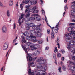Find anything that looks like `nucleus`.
Listing matches in <instances>:
<instances>
[{
	"label": "nucleus",
	"mask_w": 75,
	"mask_h": 75,
	"mask_svg": "<svg viewBox=\"0 0 75 75\" xmlns=\"http://www.w3.org/2000/svg\"><path fill=\"white\" fill-rule=\"evenodd\" d=\"M36 61L38 62L37 65V69H40L42 67V65H45V62L44 60H42V58L41 57L38 58Z\"/></svg>",
	"instance_id": "nucleus-1"
},
{
	"label": "nucleus",
	"mask_w": 75,
	"mask_h": 75,
	"mask_svg": "<svg viewBox=\"0 0 75 75\" xmlns=\"http://www.w3.org/2000/svg\"><path fill=\"white\" fill-rule=\"evenodd\" d=\"M29 44V42H28L27 43V46H26L25 47V48L24 46V45H21L22 48L23 49V50H24V51H25V52L27 53L26 58L28 61V56L29 57H31V56L32 55L30 53H28V52H27V49H28V48H29V44Z\"/></svg>",
	"instance_id": "nucleus-2"
},
{
	"label": "nucleus",
	"mask_w": 75,
	"mask_h": 75,
	"mask_svg": "<svg viewBox=\"0 0 75 75\" xmlns=\"http://www.w3.org/2000/svg\"><path fill=\"white\" fill-rule=\"evenodd\" d=\"M31 49L32 51L37 50L40 47V45L39 44H33L30 46Z\"/></svg>",
	"instance_id": "nucleus-3"
},
{
	"label": "nucleus",
	"mask_w": 75,
	"mask_h": 75,
	"mask_svg": "<svg viewBox=\"0 0 75 75\" xmlns=\"http://www.w3.org/2000/svg\"><path fill=\"white\" fill-rule=\"evenodd\" d=\"M33 16H35V20L37 21H41V17L38 15V14H33L32 15Z\"/></svg>",
	"instance_id": "nucleus-4"
},
{
	"label": "nucleus",
	"mask_w": 75,
	"mask_h": 75,
	"mask_svg": "<svg viewBox=\"0 0 75 75\" xmlns=\"http://www.w3.org/2000/svg\"><path fill=\"white\" fill-rule=\"evenodd\" d=\"M30 1V0H24L22 2V3L20 4V8H21V10H23V6H22L24 4V3L25 4H27Z\"/></svg>",
	"instance_id": "nucleus-5"
},
{
	"label": "nucleus",
	"mask_w": 75,
	"mask_h": 75,
	"mask_svg": "<svg viewBox=\"0 0 75 75\" xmlns=\"http://www.w3.org/2000/svg\"><path fill=\"white\" fill-rule=\"evenodd\" d=\"M9 45V43L8 42H6L3 45V50H6L8 48V47Z\"/></svg>",
	"instance_id": "nucleus-6"
},
{
	"label": "nucleus",
	"mask_w": 75,
	"mask_h": 75,
	"mask_svg": "<svg viewBox=\"0 0 75 75\" xmlns=\"http://www.w3.org/2000/svg\"><path fill=\"white\" fill-rule=\"evenodd\" d=\"M50 28H51V29H52V32H51V38H55V36L54 35H55V33H54V32H53V30H54V29L55 27H50Z\"/></svg>",
	"instance_id": "nucleus-7"
},
{
	"label": "nucleus",
	"mask_w": 75,
	"mask_h": 75,
	"mask_svg": "<svg viewBox=\"0 0 75 75\" xmlns=\"http://www.w3.org/2000/svg\"><path fill=\"white\" fill-rule=\"evenodd\" d=\"M30 38H32L31 40H31L33 42H36L37 41H38V40L35 39V38H36V37L34 36H31L30 37Z\"/></svg>",
	"instance_id": "nucleus-8"
},
{
	"label": "nucleus",
	"mask_w": 75,
	"mask_h": 75,
	"mask_svg": "<svg viewBox=\"0 0 75 75\" xmlns=\"http://www.w3.org/2000/svg\"><path fill=\"white\" fill-rule=\"evenodd\" d=\"M7 29L6 26H4L2 28V31L3 33H6L7 32Z\"/></svg>",
	"instance_id": "nucleus-9"
},
{
	"label": "nucleus",
	"mask_w": 75,
	"mask_h": 75,
	"mask_svg": "<svg viewBox=\"0 0 75 75\" xmlns=\"http://www.w3.org/2000/svg\"><path fill=\"white\" fill-rule=\"evenodd\" d=\"M35 72L36 73H38L35 74V75H40V70H39V69H37V67L36 68V69L35 70Z\"/></svg>",
	"instance_id": "nucleus-10"
},
{
	"label": "nucleus",
	"mask_w": 75,
	"mask_h": 75,
	"mask_svg": "<svg viewBox=\"0 0 75 75\" xmlns=\"http://www.w3.org/2000/svg\"><path fill=\"white\" fill-rule=\"evenodd\" d=\"M69 44L71 45H75V40L74 39L71 40L70 41Z\"/></svg>",
	"instance_id": "nucleus-11"
},
{
	"label": "nucleus",
	"mask_w": 75,
	"mask_h": 75,
	"mask_svg": "<svg viewBox=\"0 0 75 75\" xmlns=\"http://www.w3.org/2000/svg\"><path fill=\"white\" fill-rule=\"evenodd\" d=\"M33 17H30L28 18V21H31L32 20H35V16H33Z\"/></svg>",
	"instance_id": "nucleus-12"
},
{
	"label": "nucleus",
	"mask_w": 75,
	"mask_h": 75,
	"mask_svg": "<svg viewBox=\"0 0 75 75\" xmlns=\"http://www.w3.org/2000/svg\"><path fill=\"white\" fill-rule=\"evenodd\" d=\"M27 13L26 14V15L25 16V18H26L28 19V18H29L30 16V15H31V14L29 13L30 12H26Z\"/></svg>",
	"instance_id": "nucleus-13"
},
{
	"label": "nucleus",
	"mask_w": 75,
	"mask_h": 75,
	"mask_svg": "<svg viewBox=\"0 0 75 75\" xmlns=\"http://www.w3.org/2000/svg\"><path fill=\"white\" fill-rule=\"evenodd\" d=\"M30 2L31 3L36 4L37 3V1L36 0H30Z\"/></svg>",
	"instance_id": "nucleus-14"
},
{
	"label": "nucleus",
	"mask_w": 75,
	"mask_h": 75,
	"mask_svg": "<svg viewBox=\"0 0 75 75\" xmlns=\"http://www.w3.org/2000/svg\"><path fill=\"white\" fill-rule=\"evenodd\" d=\"M29 7H30L29 6H26V9L25 11V13H27V12L28 13H30V11L29 10Z\"/></svg>",
	"instance_id": "nucleus-15"
},
{
	"label": "nucleus",
	"mask_w": 75,
	"mask_h": 75,
	"mask_svg": "<svg viewBox=\"0 0 75 75\" xmlns=\"http://www.w3.org/2000/svg\"><path fill=\"white\" fill-rule=\"evenodd\" d=\"M72 5L71 6V8H72L73 9H74L75 8V1L73 2V3L72 4Z\"/></svg>",
	"instance_id": "nucleus-16"
},
{
	"label": "nucleus",
	"mask_w": 75,
	"mask_h": 75,
	"mask_svg": "<svg viewBox=\"0 0 75 75\" xmlns=\"http://www.w3.org/2000/svg\"><path fill=\"white\" fill-rule=\"evenodd\" d=\"M45 20L46 21V22L47 23V25L49 26L50 28L51 27V26L48 23V20H47V17H46V16H45Z\"/></svg>",
	"instance_id": "nucleus-17"
},
{
	"label": "nucleus",
	"mask_w": 75,
	"mask_h": 75,
	"mask_svg": "<svg viewBox=\"0 0 75 75\" xmlns=\"http://www.w3.org/2000/svg\"><path fill=\"white\" fill-rule=\"evenodd\" d=\"M68 31L71 33L72 31H74V29L71 28L69 27L68 28Z\"/></svg>",
	"instance_id": "nucleus-18"
},
{
	"label": "nucleus",
	"mask_w": 75,
	"mask_h": 75,
	"mask_svg": "<svg viewBox=\"0 0 75 75\" xmlns=\"http://www.w3.org/2000/svg\"><path fill=\"white\" fill-rule=\"evenodd\" d=\"M53 58L55 59V60L56 61H57V58L56 57V55H55V54L54 53L53 54Z\"/></svg>",
	"instance_id": "nucleus-19"
},
{
	"label": "nucleus",
	"mask_w": 75,
	"mask_h": 75,
	"mask_svg": "<svg viewBox=\"0 0 75 75\" xmlns=\"http://www.w3.org/2000/svg\"><path fill=\"white\" fill-rule=\"evenodd\" d=\"M71 33H69L67 34H66L65 35L67 37H71V38H72V36H71Z\"/></svg>",
	"instance_id": "nucleus-20"
},
{
	"label": "nucleus",
	"mask_w": 75,
	"mask_h": 75,
	"mask_svg": "<svg viewBox=\"0 0 75 75\" xmlns=\"http://www.w3.org/2000/svg\"><path fill=\"white\" fill-rule=\"evenodd\" d=\"M6 14L8 17H10V11L9 10H8L7 11Z\"/></svg>",
	"instance_id": "nucleus-21"
},
{
	"label": "nucleus",
	"mask_w": 75,
	"mask_h": 75,
	"mask_svg": "<svg viewBox=\"0 0 75 75\" xmlns=\"http://www.w3.org/2000/svg\"><path fill=\"white\" fill-rule=\"evenodd\" d=\"M13 4V1H10L9 3V5L10 6H12Z\"/></svg>",
	"instance_id": "nucleus-22"
},
{
	"label": "nucleus",
	"mask_w": 75,
	"mask_h": 75,
	"mask_svg": "<svg viewBox=\"0 0 75 75\" xmlns=\"http://www.w3.org/2000/svg\"><path fill=\"white\" fill-rule=\"evenodd\" d=\"M36 35L37 37H41V33H36Z\"/></svg>",
	"instance_id": "nucleus-23"
},
{
	"label": "nucleus",
	"mask_w": 75,
	"mask_h": 75,
	"mask_svg": "<svg viewBox=\"0 0 75 75\" xmlns=\"http://www.w3.org/2000/svg\"><path fill=\"white\" fill-rule=\"evenodd\" d=\"M29 25L30 26V27H32V28L33 27L34 25V24L33 23H30L29 24Z\"/></svg>",
	"instance_id": "nucleus-24"
},
{
	"label": "nucleus",
	"mask_w": 75,
	"mask_h": 75,
	"mask_svg": "<svg viewBox=\"0 0 75 75\" xmlns=\"http://www.w3.org/2000/svg\"><path fill=\"white\" fill-rule=\"evenodd\" d=\"M37 27H38L37 26H35V25H34L33 26L32 28L34 30H38V29L37 28Z\"/></svg>",
	"instance_id": "nucleus-25"
},
{
	"label": "nucleus",
	"mask_w": 75,
	"mask_h": 75,
	"mask_svg": "<svg viewBox=\"0 0 75 75\" xmlns=\"http://www.w3.org/2000/svg\"><path fill=\"white\" fill-rule=\"evenodd\" d=\"M23 34L24 36H27V35L28 34V32L27 31H26L23 33Z\"/></svg>",
	"instance_id": "nucleus-26"
},
{
	"label": "nucleus",
	"mask_w": 75,
	"mask_h": 75,
	"mask_svg": "<svg viewBox=\"0 0 75 75\" xmlns=\"http://www.w3.org/2000/svg\"><path fill=\"white\" fill-rule=\"evenodd\" d=\"M55 28H57V29H54V31L55 32V33H57V32H58V30H59V28H58V26L57 27V28H56L55 27Z\"/></svg>",
	"instance_id": "nucleus-27"
},
{
	"label": "nucleus",
	"mask_w": 75,
	"mask_h": 75,
	"mask_svg": "<svg viewBox=\"0 0 75 75\" xmlns=\"http://www.w3.org/2000/svg\"><path fill=\"white\" fill-rule=\"evenodd\" d=\"M42 71H44V72H45V71H46V69H45V66H42Z\"/></svg>",
	"instance_id": "nucleus-28"
},
{
	"label": "nucleus",
	"mask_w": 75,
	"mask_h": 75,
	"mask_svg": "<svg viewBox=\"0 0 75 75\" xmlns=\"http://www.w3.org/2000/svg\"><path fill=\"white\" fill-rule=\"evenodd\" d=\"M57 57L58 58H60L61 57V54L60 53H58L57 54Z\"/></svg>",
	"instance_id": "nucleus-29"
},
{
	"label": "nucleus",
	"mask_w": 75,
	"mask_h": 75,
	"mask_svg": "<svg viewBox=\"0 0 75 75\" xmlns=\"http://www.w3.org/2000/svg\"><path fill=\"white\" fill-rule=\"evenodd\" d=\"M30 26L29 25H28L26 27V29L27 30H30Z\"/></svg>",
	"instance_id": "nucleus-30"
},
{
	"label": "nucleus",
	"mask_w": 75,
	"mask_h": 75,
	"mask_svg": "<svg viewBox=\"0 0 75 75\" xmlns=\"http://www.w3.org/2000/svg\"><path fill=\"white\" fill-rule=\"evenodd\" d=\"M71 33L72 35H73L74 36V35H75V31L73 30L71 32Z\"/></svg>",
	"instance_id": "nucleus-31"
},
{
	"label": "nucleus",
	"mask_w": 75,
	"mask_h": 75,
	"mask_svg": "<svg viewBox=\"0 0 75 75\" xmlns=\"http://www.w3.org/2000/svg\"><path fill=\"white\" fill-rule=\"evenodd\" d=\"M70 40V38H66V41L67 42H69V40Z\"/></svg>",
	"instance_id": "nucleus-32"
},
{
	"label": "nucleus",
	"mask_w": 75,
	"mask_h": 75,
	"mask_svg": "<svg viewBox=\"0 0 75 75\" xmlns=\"http://www.w3.org/2000/svg\"><path fill=\"white\" fill-rule=\"evenodd\" d=\"M33 60V58L31 57H29V59H28V61H31L32 60Z\"/></svg>",
	"instance_id": "nucleus-33"
},
{
	"label": "nucleus",
	"mask_w": 75,
	"mask_h": 75,
	"mask_svg": "<svg viewBox=\"0 0 75 75\" xmlns=\"http://www.w3.org/2000/svg\"><path fill=\"white\" fill-rule=\"evenodd\" d=\"M38 41V44H42V40H39Z\"/></svg>",
	"instance_id": "nucleus-34"
},
{
	"label": "nucleus",
	"mask_w": 75,
	"mask_h": 75,
	"mask_svg": "<svg viewBox=\"0 0 75 75\" xmlns=\"http://www.w3.org/2000/svg\"><path fill=\"white\" fill-rule=\"evenodd\" d=\"M38 11L37 10H34L33 11V13H38Z\"/></svg>",
	"instance_id": "nucleus-35"
},
{
	"label": "nucleus",
	"mask_w": 75,
	"mask_h": 75,
	"mask_svg": "<svg viewBox=\"0 0 75 75\" xmlns=\"http://www.w3.org/2000/svg\"><path fill=\"white\" fill-rule=\"evenodd\" d=\"M65 69H66V67H65V66L64 65L63 66V71H65Z\"/></svg>",
	"instance_id": "nucleus-36"
},
{
	"label": "nucleus",
	"mask_w": 75,
	"mask_h": 75,
	"mask_svg": "<svg viewBox=\"0 0 75 75\" xmlns=\"http://www.w3.org/2000/svg\"><path fill=\"white\" fill-rule=\"evenodd\" d=\"M71 13L75 14V10H72L71 11Z\"/></svg>",
	"instance_id": "nucleus-37"
},
{
	"label": "nucleus",
	"mask_w": 75,
	"mask_h": 75,
	"mask_svg": "<svg viewBox=\"0 0 75 75\" xmlns=\"http://www.w3.org/2000/svg\"><path fill=\"white\" fill-rule=\"evenodd\" d=\"M69 63L70 64H74L75 65V62H72V61H69Z\"/></svg>",
	"instance_id": "nucleus-38"
},
{
	"label": "nucleus",
	"mask_w": 75,
	"mask_h": 75,
	"mask_svg": "<svg viewBox=\"0 0 75 75\" xmlns=\"http://www.w3.org/2000/svg\"><path fill=\"white\" fill-rule=\"evenodd\" d=\"M37 8V7L36 6H34V7H33L32 10H35Z\"/></svg>",
	"instance_id": "nucleus-39"
},
{
	"label": "nucleus",
	"mask_w": 75,
	"mask_h": 75,
	"mask_svg": "<svg viewBox=\"0 0 75 75\" xmlns=\"http://www.w3.org/2000/svg\"><path fill=\"white\" fill-rule=\"evenodd\" d=\"M58 70L60 72H62V71H61V67H60V68H59Z\"/></svg>",
	"instance_id": "nucleus-40"
},
{
	"label": "nucleus",
	"mask_w": 75,
	"mask_h": 75,
	"mask_svg": "<svg viewBox=\"0 0 75 75\" xmlns=\"http://www.w3.org/2000/svg\"><path fill=\"white\" fill-rule=\"evenodd\" d=\"M24 14L22 13L21 14V18L22 19L23 18V17H24Z\"/></svg>",
	"instance_id": "nucleus-41"
},
{
	"label": "nucleus",
	"mask_w": 75,
	"mask_h": 75,
	"mask_svg": "<svg viewBox=\"0 0 75 75\" xmlns=\"http://www.w3.org/2000/svg\"><path fill=\"white\" fill-rule=\"evenodd\" d=\"M60 20L59 21V22H58V23H57V25H56V26H55V28H57V26H58V25L59 24V22H60Z\"/></svg>",
	"instance_id": "nucleus-42"
},
{
	"label": "nucleus",
	"mask_w": 75,
	"mask_h": 75,
	"mask_svg": "<svg viewBox=\"0 0 75 75\" xmlns=\"http://www.w3.org/2000/svg\"><path fill=\"white\" fill-rule=\"evenodd\" d=\"M61 52L62 54H64V53H65V51L64 50H62Z\"/></svg>",
	"instance_id": "nucleus-43"
},
{
	"label": "nucleus",
	"mask_w": 75,
	"mask_h": 75,
	"mask_svg": "<svg viewBox=\"0 0 75 75\" xmlns=\"http://www.w3.org/2000/svg\"><path fill=\"white\" fill-rule=\"evenodd\" d=\"M57 50H58V49H57V47H55L54 52H57Z\"/></svg>",
	"instance_id": "nucleus-44"
},
{
	"label": "nucleus",
	"mask_w": 75,
	"mask_h": 75,
	"mask_svg": "<svg viewBox=\"0 0 75 75\" xmlns=\"http://www.w3.org/2000/svg\"><path fill=\"white\" fill-rule=\"evenodd\" d=\"M41 3V5H42V4H43V1L42 0H40V3Z\"/></svg>",
	"instance_id": "nucleus-45"
},
{
	"label": "nucleus",
	"mask_w": 75,
	"mask_h": 75,
	"mask_svg": "<svg viewBox=\"0 0 75 75\" xmlns=\"http://www.w3.org/2000/svg\"><path fill=\"white\" fill-rule=\"evenodd\" d=\"M3 6V4L0 1V7H2Z\"/></svg>",
	"instance_id": "nucleus-46"
},
{
	"label": "nucleus",
	"mask_w": 75,
	"mask_h": 75,
	"mask_svg": "<svg viewBox=\"0 0 75 75\" xmlns=\"http://www.w3.org/2000/svg\"><path fill=\"white\" fill-rule=\"evenodd\" d=\"M21 37L22 38L23 40H25V38H24V36L22 35L21 36Z\"/></svg>",
	"instance_id": "nucleus-47"
},
{
	"label": "nucleus",
	"mask_w": 75,
	"mask_h": 75,
	"mask_svg": "<svg viewBox=\"0 0 75 75\" xmlns=\"http://www.w3.org/2000/svg\"><path fill=\"white\" fill-rule=\"evenodd\" d=\"M42 14H44L45 13V11L43 9H42Z\"/></svg>",
	"instance_id": "nucleus-48"
},
{
	"label": "nucleus",
	"mask_w": 75,
	"mask_h": 75,
	"mask_svg": "<svg viewBox=\"0 0 75 75\" xmlns=\"http://www.w3.org/2000/svg\"><path fill=\"white\" fill-rule=\"evenodd\" d=\"M48 49H49V47L47 46L45 48V50H48Z\"/></svg>",
	"instance_id": "nucleus-49"
},
{
	"label": "nucleus",
	"mask_w": 75,
	"mask_h": 75,
	"mask_svg": "<svg viewBox=\"0 0 75 75\" xmlns=\"http://www.w3.org/2000/svg\"><path fill=\"white\" fill-rule=\"evenodd\" d=\"M72 59L74 61H75V56H73L72 57Z\"/></svg>",
	"instance_id": "nucleus-50"
},
{
	"label": "nucleus",
	"mask_w": 75,
	"mask_h": 75,
	"mask_svg": "<svg viewBox=\"0 0 75 75\" xmlns=\"http://www.w3.org/2000/svg\"><path fill=\"white\" fill-rule=\"evenodd\" d=\"M13 29H15L16 28V23H14L13 25Z\"/></svg>",
	"instance_id": "nucleus-51"
},
{
	"label": "nucleus",
	"mask_w": 75,
	"mask_h": 75,
	"mask_svg": "<svg viewBox=\"0 0 75 75\" xmlns=\"http://www.w3.org/2000/svg\"><path fill=\"white\" fill-rule=\"evenodd\" d=\"M74 24H75V23H71L69 24L70 25H72H72H74Z\"/></svg>",
	"instance_id": "nucleus-52"
},
{
	"label": "nucleus",
	"mask_w": 75,
	"mask_h": 75,
	"mask_svg": "<svg viewBox=\"0 0 75 75\" xmlns=\"http://www.w3.org/2000/svg\"><path fill=\"white\" fill-rule=\"evenodd\" d=\"M71 71H75V67H73V69L71 70Z\"/></svg>",
	"instance_id": "nucleus-53"
},
{
	"label": "nucleus",
	"mask_w": 75,
	"mask_h": 75,
	"mask_svg": "<svg viewBox=\"0 0 75 75\" xmlns=\"http://www.w3.org/2000/svg\"><path fill=\"white\" fill-rule=\"evenodd\" d=\"M65 59V58L64 57H62V61H64V60Z\"/></svg>",
	"instance_id": "nucleus-54"
},
{
	"label": "nucleus",
	"mask_w": 75,
	"mask_h": 75,
	"mask_svg": "<svg viewBox=\"0 0 75 75\" xmlns=\"http://www.w3.org/2000/svg\"><path fill=\"white\" fill-rule=\"evenodd\" d=\"M46 74H47V73L45 72L41 74V75H45Z\"/></svg>",
	"instance_id": "nucleus-55"
},
{
	"label": "nucleus",
	"mask_w": 75,
	"mask_h": 75,
	"mask_svg": "<svg viewBox=\"0 0 75 75\" xmlns=\"http://www.w3.org/2000/svg\"><path fill=\"white\" fill-rule=\"evenodd\" d=\"M66 9H67V5H66V6H65L64 7V9L65 11H66Z\"/></svg>",
	"instance_id": "nucleus-56"
},
{
	"label": "nucleus",
	"mask_w": 75,
	"mask_h": 75,
	"mask_svg": "<svg viewBox=\"0 0 75 75\" xmlns=\"http://www.w3.org/2000/svg\"><path fill=\"white\" fill-rule=\"evenodd\" d=\"M16 41V38H15L14 40H13V43H14V42H15Z\"/></svg>",
	"instance_id": "nucleus-57"
},
{
	"label": "nucleus",
	"mask_w": 75,
	"mask_h": 75,
	"mask_svg": "<svg viewBox=\"0 0 75 75\" xmlns=\"http://www.w3.org/2000/svg\"><path fill=\"white\" fill-rule=\"evenodd\" d=\"M47 33L48 34H50V29L47 30Z\"/></svg>",
	"instance_id": "nucleus-58"
},
{
	"label": "nucleus",
	"mask_w": 75,
	"mask_h": 75,
	"mask_svg": "<svg viewBox=\"0 0 75 75\" xmlns=\"http://www.w3.org/2000/svg\"><path fill=\"white\" fill-rule=\"evenodd\" d=\"M72 52H73V54H75V50H73L71 51Z\"/></svg>",
	"instance_id": "nucleus-59"
},
{
	"label": "nucleus",
	"mask_w": 75,
	"mask_h": 75,
	"mask_svg": "<svg viewBox=\"0 0 75 75\" xmlns=\"http://www.w3.org/2000/svg\"><path fill=\"white\" fill-rule=\"evenodd\" d=\"M25 20V18H23L22 19V22H23Z\"/></svg>",
	"instance_id": "nucleus-60"
},
{
	"label": "nucleus",
	"mask_w": 75,
	"mask_h": 75,
	"mask_svg": "<svg viewBox=\"0 0 75 75\" xmlns=\"http://www.w3.org/2000/svg\"><path fill=\"white\" fill-rule=\"evenodd\" d=\"M29 75H31V74L32 72L31 71H28Z\"/></svg>",
	"instance_id": "nucleus-61"
},
{
	"label": "nucleus",
	"mask_w": 75,
	"mask_h": 75,
	"mask_svg": "<svg viewBox=\"0 0 75 75\" xmlns=\"http://www.w3.org/2000/svg\"><path fill=\"white\" fill-rule=\"evenodd\" d=\"M67 48L70 49V48H71V46L68 45V47H67Z\"/></svg>",
	"instance_id": "nucleus-62"
},
{
	"label": "nucleus",
	"mask_w": 75,
	"mask_h": 75,
	"mask_svg": "<svg viewBox=\"0 0 75 75\" xmlns=\"http://www.w3.org/2000/svg\"><path fill=\"white\" fill-rule=\"evenodd\" d=\"M16 7H17L18 6V2H17L16 4Z\"/></svg>",
	"instance_id": "nucleus-63"
},
{
	"label": "nucleus",
	"mask_w": 75,
	"mask_h": 75,
	"mask_svg": "<svg viewBox=\"0 0 75 75\" xmlns=\"http://www.w3.org/2000/svg\"><path fill=\"white\" fill-rule=\"evenodd\" d=\"M72 22H74V23H75V20H72Z\"/></svg>",
	"instance_id": "nucleus-64"
}]
</instances>
